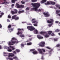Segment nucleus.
Here are the masks:
<instances>
[{
	"instance_id": "obj_1",
	"label": "nucleus",
	"mask_w": 60,
	"mask_h": 60,
	"mask_svg": "<svg viewBox=\"0 0 60 60\" xmlns=\"http://www.w3.org/2000/svg\"><path fill=\"white\" fill-rule=\"evenodd\" d=\"M32 5H33V8H32L33 10H35L36 11L38 12H41V10L40 9H38V8L40 6V4L39 3H32Z\"/></svg>"
},
{
	"instance_id": "obj_2",
	"label": "nucleus",
	"mask_w": 60,
	"mask_h": 60,
	"mask_svg": "<svg viewBox=\"0 0 60 60\" xmlns=\"http://www.w3.org/2000/svg\"><path fill=\"white\" fill-rule=\"evenodd\" d=\"M38 51H39V54H43V52L42 50L44 52H45V50L44 49H38Z\"/></svg>"
},
{
	"instance_id": "obj_3",
	"label": "nucleus",
	"mask_w": 60,
	"mask_h": 60,
	"mask_svg": "<svg viewBox=\"0 0 60 60\" xmlns=\"http://www.w3.org/2000/svg\"><path fill=\"white\" fill-rule=\"evenodd\" d=\"M27 28L30 31H33L35 29V28L33 27L30 26H28L27 27Z\"/></svg>"
},
{
	"instance_id": "obj_4",
	"label": "nucleus",
	"mask_w": 60,
	"mask_h": 60,
	"mask_svg": "<svg viewBox=\"0 0 60 60\" xmlns=\"http://www.w3.org/2000/svg\"><path fill=\"white\" fill-rule=\"evenodd\" d=\"M16 5L17 6V8H23L24 7V5H19L18 3H16Z\"/></svg>"
},
{
	"instance_id": "obj_5",
	"label": "nucleus",
	"mask_w": 60,
	"mask_h": 60,
	"mask_svg": "<svg viewBox=\"0 0 60 60\" xmlns=\"http://www.w3.org/2000/svg\"><path fill=\"white\" fill-rule=\"evenodd\" d=\"M12 19H14L15 20H18L19 19V17H17V15H15L12 17Z\"/></svg>"
},
{
	"instance_id": "obj_6",
	"label": "nucleus",
	"mask_w": 60,
	"mask_h": 60,
	"mask_svg": "<svg viewBox=\"0 0 60 60\" xmlns=\"http://www.w3.org/2000/svg\"><path fill=\"white\" fill-rule=\"evenodd\" d=\"M14 11L12 10L11 11V13L12 15H14L15 14H17L18 13V10L17 9H14Z\"/></svg>"
},
{
	"instance_id": "obj_7",
	"label": "nucleus",
	"mask_w": 60,
	"mask_h": 60,
	"mask_svg": "<svg viewBox=\"0 0 60 60\" xmlns=\"http://www.w3.org/2000/svg\"><path fill=\"white\" fill-rule=\"evenodd\" d=\"M44 16L45 17H48L50 16V14L48 12H43V13Z\"/></svg>"
},
{
	"instance_id": "obj_8",
	"label": "nucleus",
	"mask_w": 60,
	"mask_h": 60,
	"mask_svg": "<svg viewBox=\"0 0 60 60\" xmlns=\"http://www.w3.org/2000/svg\"><path fill=\"white\" fill-rule=\"evenodd\" d=\"M14 56V55L13 53H9V56H8V59L7 58H6V59H10L11 58L10 57V56L12 57V56Z\"/></svg>"
},
{
	"instance_id": "obj_9",
	"label": "nucleus",
	"mask_w": 60,
	"mask_h": 60,
	"mask_svg": "<svg viewBox=\"0 0 60 60\" xmlns=\"http://www.w3.org/2000/svg\"><path fill=\"white\" fill-rule=\"evenodd\" d=\"M44 44H45V42H41L39 44V45L40 47H44Z\"/></svg>"
},
{
	"instance_id": "obj_10",
	"label": "nucleus",
	"mask_w": 60,
	"mask_h": 60,
	"mask_svg": "<svg viewBox=\"0 0 60 60\" xmlns=\"http://www.w3.org/2000/svg\"><path fill=\"white\" fill-rule=\"evenodd\" d=\"M31 21L33 23H35L36 24H37V23H38V21L36 20H35V19H32V20Z\"/></svg>"
},
{
	"instance_id": "obj_11",
	"label": "nucleus",
	"mask_w": 60,
	"mask_h": 60,
	"mask_svg": "<svg viewBox=\"0 0 60 60\" xmlns=\"http://www.w3.org/2000/svg\"><path fill=\"white\" fill-rule=\"evenodd\" d=\"M50 21L47 20V23H52L54 22V20L52 19H50Z\"/></svg>"
},
{
	"instance_id": "obj_12",
	"label": "nucleus",
	"mask_w": 60,
	"mask_h": 60,
	"mask_svg": "<svg viewBox=\"0 0 60 60\" xmlns=\"http://www.w3.org/2000/svg\"><path fill=\"white\" fill-rule=\"evenodd\" d=\"M11 25L10 24L9 25L8 27V30L9 31H10V30H13V29L11 28Z\"/></svg>"
},
{
	"instance_id": "obj_13",
	"label": "nucleus",
	"mask_w": 60,
	"mask_h": 60,
	"mask_svg": "<svg viewBox=\"0 0 60 60\" xmlns=\"http://www.w3.org/2000/svg\"><path fill=\"white\" fill-rule=\"evenodd\" d=\"M4 2H3L2 3H0V4H7V3L6 2L5 0H4Z\"/></svg>"
},
{
	"instance_id": "obj_14",
	"label": "nucleus",
	"mask_w": 60,
	"mask_h": 60,
	"mask_svg": "<svg viewBox=\"0 0 60 60\" xmlns=\"http://www.w3.org/2000/svg\"><path fill=\"white\" fill-rule=\"evenodd\" d=\"M37 37L39 39H43V37H41L40 35L37 36Z\"/></svg>"
},
{
	"instance_id": "obj_15",
	"label": "nucleus",
	"mask_w": 60,
	"mask_h": 60,
	"mask_svg": "<svg viewBox=\"0 0 60 60\" xmlns=\"http://www.w3.org/2000/svg\"><path fill=\"white\" fill-rule=\"evenodd\" d=\"M51 4H52V5H55L56 3L54 2H52L51 1H50L49 2Z\"/></svg>"
},
{
	"instance_id": "obj_16",
	"label": "nucleus",
	"mask_w": 60,
	"mask_h": 60,
	"mask_svg": "<svg viewBox=\"0 0 60 60\" xmlns=\"http://www.w3.org/2000/svg\"><path fill=\"white\" fill-rule=\"evenodd\" d=\"M47 33L49 35H51V34L52 33V31H48L47 32Z\"/></svg>"
},
{
	"instance_id": "obj_17",
	"label": "nucleus",
	"mask_w": 60,
	"mask_h": 60,
	"mask_svg": "<svg viewBox=\"0 0 60 60\" xmlns=\"http://www.w3.org/2000/svg\"><path fill=\"white\" fill-rule=\"evenodd\" d=\"M23 12H24V10H22L21 11H19L18 12V13L19 14H20L21 13H22Z\"/></svg>"
},
{
	"instance_id": "obj_18",
	"label": "nucleus",
	"mask_w": 60,
	"mask_h": 60,
	"mask_svg": "<svg viewBox=\"0 0 60 60\" xmlns=\"http://www.w3.org/2000/svg\"><path fill=\"white\" fill-rule=\"evenodd\" d=\"M18 1L17 0H11V2L12 3L15 4V2H16Z\"/></svg>"
},
{
	"instance_id": "obj_19",
	"label": "nucleus",
	"mask_w": 60,
	"mask_h": 60,
	"mask_svg": "<svg viewBox=\"0 0 60 60\" xmlns=\"http://www.w3.org/2000/svg\"><path fill=\"white\" fill-rule=\"evenodd\" d=\"M32 44V43L31 42L28 43L27 44V46H30V45H31Z\"/></svg>"
},
{
	"instance_id": "obj_20",
	"label": "nucleus",
	"mask_w": 60,
	"mask_h": 60,
	"mask_svg": "<svg viewBox=\"0 0 60 60\" xmlns=\"http://www.w3.org/2000/svg\"><path fill=\"white\" fill-rule=\"evenodd\" d=\"M45 33V32L43 31L41 32L40 33V34H42V35H44V34Z\"/></svg>"
},
{
	"instance_id": "obj_21",
	"label": "nucleus",
	"mask_w": 60,
	"mask_h": 60,
	"mask_svg": "<svg viewBox=\"0 0 60 60\" xmlns=\"http://www.w3.org/2000/svg\"><path fill=\"white\" fill-rule=\"evenodd\" d=\"M8 51L9 52H11V51H12V50L11 49L9 48V47H8Z\"/></svg>"
},
{
	"instance_id": "obj_22",
	"label": "nucleus",
	"mask_w": 60,
	"mask_h": 60,
	"mask_svg": "<svg viewBox=\"0 0 60 60\" xmlns=\"http://www.w3.org/2000/svg\"><path fill=\"white\" fill-rule=\"evenodd\" d=\"M32 53L33 54H37V52L35 51L32 52Z\"/></svg>"
},
{
	"instance_id": "obj_23",
	"label": "nucleus",
	"mask_w": 60,
	"mask_h": 60,
	"mask_svg": "<svg viewBox=\"0 0 60 60\" xmlns=\"http://www.w3.org/2000/svg\"><path fill=\"white\" fill-rule=\"evenodd\" d=\"M11 41L13 44H15V43H16V41H12V40H11Z\"/></svg>"
},
{
	"instance_id": "obj_24",
	"label": "nucleus",
	"mask_w": 60,
	"mask_h": 60,
	"mask_svg": "<svg viewBox=\"0 0 60 60\" xmlns=\"http://www.w3.org/2000/svg\"><path fill=\"white\" fill-rule=\"evenodd\" d=\"M56 12L57 14H59L58 13H60V11L59 10H56Z\"/></svg>"
},
{
	"instance_id": "obj_25",
	"label": "nucleus",
	"mask_w": 60,
	"mask_h": 60,
	"mask_svg": "<svg viewBox=\"0 0 60 60\" xmlns=\"http://www.w3.org/2000/svg\"><path fill=\"white\" fill-rule=\"evenodd\" d=\"M18 30H19V31H24V29H20L19 28L18 29Z\"/></svg>"
},
{
	"instance_id": "obj_26",
	"label": "nucleus",
	"mask_w": 60,
	"mask_h": 60,
	"mask_svg": "<svg viewBox=\"0 0 60 60\" xmlns=\"http://www.w3.org/2000/svg\"><path fill=\"white\" fill-rule=\"evenodd\" d=\"M46 1L47 0H43L41 1V3H43L46 2Z\"/></svg>"
},
{
	"instance_id": "obj_27",
	"label": "nucleus",
	"mask_w": 60,
	"mask_h": 60,
	"mask_svg": "<svg viewBox=\"0 0 60 60\" xmlns=\"http://www.w3.org/2000/svg\"><path fill=\"white\" fill-rule=\"evenodd\" d=\"M25 45H24L23 44H21V48H23V47H24Z\"/></svg>"
},
{
	"instance_id": "obj_28",
	"label": "nucleus",
	"mask_w": 60,
	"mask_h": 60,
	"mask_svg": "<svg viewBox=\"0 0 60 60\" xmlns=\"http://www.w3.org/2000/svg\"><path fill=\"white\" fill-rule=\"evenodd\" d=\"M0 14H1V15H0V18H1V17H2L3 15L4 14V13L3 12H2L1 13H0Z\"/></svg>"
},
{
	"instance_id": "obj_29",
	"label": "nucleus",
	"mask_w": 60,
	"mask_h": 60,
	"mask_svg": "<svg viewBox=\"0 0 60 60\" xmlns=\"http://www.w3.org/2000/svg\"><path fill=\"white\" fill-rule=\"evenodd\" d=\"M34 32H36V34H38V32L37 30H34Z\"/></svg>"
},
{
	"instance_id": "obj_30",
	"label": "nucleus",
	"mask_w": 60,
	"mask_h": 60,
	"mask_svg": "<svg viewBox=\"0 0 60 60\" xmlns=\"http://www.w3.org/2000/svg\"><path fill=\"white\" fill-rule=\"evenodd\" d=\"M20 37H25V36L24 34H21L20 35Z\"/></svg>"
},
{
	"instance_id": "obj_31",
	"label": "nucleus",
	"mask_w": 60,
	"mask_h": 60,
	"mask_svg": "<svg viewBox=\"0 0 60 60\" xmlns=\"http://www.w3.org/2000/svg\"><path fill=\"white\" fill-rule=\"evenodd\" d=\"M19 34H22V32H21L18 31L17 33V35H19Z\"/></svg>"
},
{
	"instance_id": "obj_32",
	"label": "nucleus",
	"mask_w": 60,
	"mask_h": 60,
	"mask_svg": "<svg viewBox=\"0 0 60 60\" xmlns=\"http://www.w3.org/2000/svg\"><path fill=\"white\" fill-rule=\"evenodd\" d=\"M8 44L9 45H13V44L11 42H9L8 43Z\"/></svg>"
},
{
	"instance_id": "obj_33",
	"label": "nucleus",
	"mask_w": 60,
	"mask_h": 60,
	"mask_svg": "<svg viewBox=\"0 0 60 60\" xmlns=\"http://www.w3.org/2000/svg\"><path fill=\"white\" fill-rule=\"evenodd\" d=\"M44 36L45 37V38H47V37H48L49 36L48 34H46L45 35H44Z\"/></svg>"
},
{
	"instance_id": "obj_34",
	"label": "nucleus",
	"mask_w": 60,
	"mask_h": 60,
	"mask_svg": "<svg viewBox=\"0 0 60 60\" xmlns=\"http://www.w3.org/2000/svg\"><path fill=\"white\" fill-rule=\"evenodd\" d=\"M16 51L19 53L20 52V50L18 49H16Z\"/></svg>"
},
{
	"instance_id": "obj_35",
	"label": "nucleus",
	"mask_w": 60,
	"mask_h": 60,
	"mask_svg": "<svg viewBox=\"0 0 60 60\" xmlns=\"http://www.w3.org/2000/svg\"><path fill=\"white\" fill-rule=\"evenodd\" d=\"M60 30H59L58 29H56L55 30V32H59Z\"/></svg>"
},
{
	"instance_id": "obj_36",
	"label": "nucleus",
	"mask_w": 60,
	"mask_h": 60,
	"mask_svg": "<svg viewBox=\"0 0 60 60\" xmlns=\"http://www.w3.org/2000/svg\"><path fill=\"white\" fill-rule=\"evenodd\" d=\"M37 1V0H32L31 2H35Z\"/></svg>"
},
{
	"instance_id": "obj_37",
	"label": "nucleus",
	"mask_w": 60,
	"mask_h": 60,
	"mask_svg": "<svg viewBox=\"0 0 60 60\" xmlns=\"http://www.w3.org/2000/svg\"><path fill=\"white\" fill-rule=\"evenodd\" d=\"M58 40V39L57 38H55L54 39V41H57Z\"/></svg>"
},
{
	"instance_id": "obj_38",
	"label": "nucleus",
	"mask_w": 60,
	"mask_h": 60,
	"mask_svg": "<svg viewBox=\"0 0 60 60\" xmlns=\"http://www.w3.org/2000/svg\"><path fill=\"white\" fill-rule=\"evenodd\" d=\"M56 7H58V8L59 7V6H60V5H59V4H56Z\"/></svg>"
},
{
	"instance_id": "obj_39",
	"label": "nucleus",
	"mask_w": 60,
	"mask_h": 60,
	"mask_svg": "<svg viewBox=\"0 0 60 60\" xmlns=\"http://www.w3.org/2000/svg\"><path fill=\"white\" fill-rule=\"evenodd\" d=\"M10 48H12V50H14L15 49V48L13 47H11V46H10Z\"/></svg>"
},
{
	"instance_id": "obj_40",
	"label": "nucleus",
	"mask_w": 60,
	"mask_h": 60,
	"mask_svg": "<svg viewBox=\"0 0 60 60\" xmlns=\"http://www.w3.org/2000/svg\"><path fill=\"white\" fill-rule=\"evenodd\" d=\"M35 49H31V50H30V51H34Z\"/></svg>"
},
{
	"instance_id": "obj_41",
	"label": "nucleus",
	"mask_w": 60,
	"mask_h": 60,
	"mask_svg": "<svg viewBox=\"0 0 60 60\" xmlns=\"http://www.w3.org/2000/svg\"><path fill=\"white\" fill-rule=\"evenodd\" d=\"M46 48L47 49H51V48H50L49 47H46Z\"/></svg>"
},
{
	"instance_id": "obj_42",
	"label": "nucleus",
	"mask_w": 60,
	"mask_h": 60,
	"mask_svg": "<svg viewBox=\"0 0 60 60\" xmlns=\"http://www.w3.org/2000/svg\"><path fill=\"white\" fill-rule=\"evenodd\" d=\"M16 40V39L15 38H13L12 39V41H13V40Z\"/></svg>"
},
{
	"instance_id": "obj_43",
	"label": "nucleus",
	"mask_w": 60,
	"mask_h": 60,
	"mask_svg": "<svg viewBox=\"0 0 60 60\" xmlns=\"http://www.w3.org/2000/svg\"><path fill=\"white\" fill-rule=\"evenodd\" d=\"M50 2H49V1H47V4L48 5H49V4H50Z\"/></svg>"
},
{
	"instance_id": "obj_44",
	"label": "nucleus",
	"mask_w": 60,
	"mask_h": 60,
	"mask_svg": "<svg viewBox=\"0 0 60 60\" xmlns=\"http://www.w3.org/2000/svg\"><path fill=\"white\" fill-rule=\"evenodd\" d=\"M60 46V45L59 44H58L57 45L56 47H59V46Z\"/></svg>"
},
{
	"instance_id": "obj_45",
	"label": "nucleus",
	"mask_w": 60,
	"mask_h": 60,
	"mask_svg": "<svg viewBox=\"0 0 60 60\" xmlns=\"http://www.w3.org/2000/svg\"><path fill=\"white\" fill-rule=\"evenodd\" d=\"M26 11H28L29 10V8H27L26 9Z\"/></svg>"
},
{
	"instance_id": "obj_46",
	"label": "nucleus",
	"mask_w": 60,
	"mask_h": 60,
	"mask_svg": "<svg viewBox=\"0 0 60 60\" xmlns=\"http://www.w3.org/2000/svg\"><path fill=\"white\" fill-rule=\"evenodd\" d=\"M13 53L14 54H16L17 53H16V51H14L13 52Z\"/></svg>"
},
{
	"instance_id": "obj_47",
	"label": "nucleus",
	"mask_w": 60,
	"mask_h": 60,
	"mask_svg": "<svg viewBox=\"0 0 60 60\" xmlns=\"http://www.w3.org/2000/svg\"><path fill=\"white\" fill-rule=\"evenodd\" d=\"M48 26H49V27H51V24H48Z\"/></svg>"
},
{
	"instance_id": "obj_48",
	"label": "nucleus",
	"mask_w": 60,
	"mask_h": 60,
	"mask_svg": "<svg viewBox=\"0 0 60 60\" xmlns=\"http://www.w3.org/2000/svg\"><path fill=\"white\" fill-rule=\"evenodd\" d=\"M34 25L35 26H38V25L37 24H34Z\"/></svg>"
},
{
	"instance_id": "obj_49",
	"label": "nucleus",
	"mask_w": 60,
	"mask_h": 60,
	"mask_svg": "<svg viewBox=\"0 0 60 60\" xmlns=\"http://www.w3.org/2000/svg\"><path fill=\"white\" fill-rule=\"evenodd\" d=\"M29 41H31L32 40V38H29Z\"/></svg>"
},
{
	"instance_id": "obj_50",
	"label": "nucleus",
	"mask_w": 60,
	"mask_h": 60,
	"mask_svg": "<svg viewBox=\"0 0 60 60\" xmlns=\"http://www.w3.org/2000/svg\"><path fill=\"white\" fill-rule=\"evenodd\" d=\"M21 3L22 4H24L25 3V2H23V1H21Z\"/></svg>"
},
{
	"instance_id": "obj_51",
	"label": "nucleus",
	"mask_w": 60,
	"mask_h": 60,
	"mask_svg": "<svg viewBox=\"0 0 60 60\" xmlns=\"http://www.w3.org/2000/svg\"><path fill=\"white\" fill-rule=\"evenodd\" d=\"M54 35H55V34H54V33H52L51 34L52 36H53Z\"/></svg>"
},
{
	"instance_id": "obj_52",
	"label": "nucleus",
	"mask_w": 60,
	"mask_h": 60,
	"mask_svg": "<svg viewBox=\"0 0 60 60\" xmlns=\"http://www.w3.org/2000/svg\"><path fill=\"white\" fill-rule=\"evenodd\" d=\"M13 58H14V59H17V57H13Z\"/></svg>"
},
{
	"instance_id": "obj_53",
	"label": "nucleus",
	"mask_w": 60,
	"mask_h": 60,
	"mask_svg": "<svg viewBox=\"0 0 60 60\" xmlns=\"http://www.w3.org/2000/svg\"><path fill=\"white\" fill-rule=\"evenodd\" d=\"M2 25H1V24L0 23V28H2Z\"/></svg>"
},
{
	"instance_id": "obj_54",
	"label": "nucleus",
	"mask_w": 60,
	"mask_h": 60,
	"mask_svg": "<svg viewBox=\"0 0 60 60\" xmlns=\"http://www.w3.org/2000/svg\"><path fill=\"white\" fill-rule=\"evenodd\" d=\"M4 54H6V56H7V53H6L5 52H4Z\"/></svg>"
},
{
	"instance_id": "obj_55",
	"label": "nucleus",
	"mask_w": 60,
	"mask_h": 60,
	"mask_svg": "<svg viewBox=\"0 0 60 60\" xmlns=\"http://www.w3.org/2000/svg\"><path fill=\"white\" fill-rule=\"evenodd\" d=\"M8 18H11V17L10 15H8Z\"/></svg>"
},
{
	"instance_id": "obj_56",
	"label": "nucleus",
	"mask_w": 60,
	"mask_h": 60,
	"mask_svg": "<svg viewBox=\"0 0 60 60\" xmlns=\"http://www.w3.org/2000/svg\"><path fill=\"white\" fill-rule=\"evenodd\" d=\"M7 20L8 22H10V20H9V19H7Z\"/></svg>"
},
{
	"instance_id": "obj_57",
	"label": "nucleus",
	"mask_w": 60,
	"mask_h": 60,
	"mask_svg": "<svg viewBox=\"0 0 60 60\" xmlns=\"http://www.w3.org/2000/svg\"><path fill=\"white\" fill-rule=\"evenodd\" d=\"M59 22H58V21H55V23H58Z\"/></svg>"
},
{
	"instance_id": "obj_58",
	"label": "nucleus",
	"mask_w": 60,
	"mask_h": 60,
	"mask_svg": "<svg viewBox=\"0 0 60 60\" xmlns=\"http://www.w3.org/2000/svg\"><path fill=\"white\" fill-rule=\"evenodd\" d=\"M30 41V40H27L26 41V42H29Z\"/></svg>"
},
{
	"instance_id": "obj_59",
	"label": "nucleus",
	"mask_w": 60,
	"mask_h": 60,
	"mask_svg": "<svg viewBox=\"0 0 60 60\" xmlns=\"http://www.w3.org/2000/svg\"><path fill=\"white\" fill-rule=\"evenodd\" d=\"M2 49V46L1 45H0V49Z\"/></svg>"
},
{
	"instance_id": "obj_60",
	"label": "nucleus",
	"mask_w": 60,
	"mask_h": 60,
	"mask_svg": "<svg viewBox=\"0 0 60 60\" xmlns=\"http://www.w3.org/2000/svg\"><path fill=\"white\" fill-rule=\"evenodd\" d=\"M11 6H14V4H12L11 5Z\"/></svg>"
},
{
	"instance_id": "obj_61",
	"label": "nucleus",
	"mask_w": 60,
	"mask_h": 60,
	"mask_svg": "<svg viewBox=\"0 0 60 60\" xmlns=\"http://www.w3.org/2000/svg\"><path fill=\"white\" fill-rule=\"evenodd\" d=\"M49 53H51V52H52L51 51H49Z\"/></svg>"
},
{
	"instance_id": "obj_62",
	"label": "nucleus",
	"mask_w": 60,
	"mask_h": 60,
	"mask_svg": "<svg viewBox=\"0 0 60 60\" xmlns=\"http://www.w3.org/2000/svg\"><path fill=\"white\" fill-rule=\"evenodd\" d=\"M58 15L60 17V14H58Z\"/></svg>"
},
{
	"instance_id": "obj_63",
	"label": "nucleus",
	"mask_w": 60,
	"mask_h": 60,
	"mask_svg": "<svg viewBox=\"0 0 60 60\" xmlns=\"http://www.w3.org/2000/svg\"><path fill=\"white\" fill-rule=\"evenodd\" d=\"M51 52H52V51H53V49H52L51 50Z\"/></svg>"
},
{
	"instance_id": "obj_64",
	"label": "nucleus",
	"mask_w": 60,
	"mask_h": 60,
	"mask_svg": "<svg viewBox=\"0 0 60 60\" xmlns=\"http://www.w3.org/2000/svg\"><path fill=\"white\" fill-rule=\"evenodd\" d=\"M13 60V59H12V58H11L10 60Z\"/></svg>"
}]
</instances>
